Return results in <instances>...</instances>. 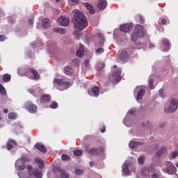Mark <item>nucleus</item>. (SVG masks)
<instances>
[{"label": "nucleus", "instance_id": "de8ad7c7", "mask_svg": "<svg viewBox=\"0 0 178 178\" xmlns=\"http://www.w3.org/2000/svg\"><path fill=\"white\" fill-rule=\"evenodd\" d=\"M138 17H139V19H140V23L141 24H144V18H143V15H138Z\"/></svg>", "mask_w": 178, "mask_h": 178}, {"label": "nucleus", "instance_id": "a18cd8bd", "mask_svg": "<svg viewBox=\"0 0 178 178\" xmlns=\"http://www.w3.org/2000/svg\"><path fill=\"white\" fill-rule=\"evenodd\" d=\"M74 173L76 175V176H80L83 173V170L80 169H75L74 170Z\"/></svg>", "mask_w": 178, "mask_h": 178}, {"label": "nucleus", "instance_id": "7c9ffc66", "mask_svg": "<svg viewBox=\"0 0 178 178\" xmlns=\"http://www.w3.org/2000/svg\"><path fill=\"white\" fill-rule=\"evenodd\" d=\"M64 73L67 76H70V74H73V70L70 67H65L64 68Z\"/></svg>", "mask_w": 178, "mask_h": 178}, {"label": "nucleus", "instance_id": "5fc2aeb1", "mask_svg": "<svg viewBox=\"0 0 178 178\" xmlns=\"http://www.w3.org/2000/svg\"><path fill=\"white\" fill-rule=\"evenodd\" d=\"M5 40V35H0V41H3Z\"/></svg>", "mask_w": 178, "mask_h": 178}, {"label": "nucleus", "instance_id": "1a4fd4ad", "mask_svg": "<svg viewBox=\"0 0 178 178\" xmlns=\"http://www.w3.org/2000/svg\"><path fill=\"white\" fill-rule=\"evenodd\" d=\"M120 29L123 33H128V31H130L133 29V23L122 24Z\"/></svg>", "mask_w": 178, "mask_h": 178}, {"label": "nucleus", "instance_id": "aec40b11", "mask_svg": "<svg viewBox=\"0 0 178 178\" xmlns=\"http://www.w3.org/2000/svg\"><path fill=\"white\" fill-rule=\"evenodd\" d=\"M162 44L164 47L163 49V52H168V51H169V47H170L169 40L166 39H163L162 40Z\"/></svg>", "mask_w": 178, "mask_h": 178}, {"label": "nucleus", "instance_id": "412c9836", "mask_svg": "<svg viewBox=\"0 0 178 178\" xmlns=\"http://www.w3.org/2000/svg\"><path fill=\"white\" fill-rule=\"evenodd\" d=\"M84 6L88 10H89V13H90V15H94V13H95V10H94V7H92V5L88 3H85Z\"/></svg>", "mask_w": 178, "mask_h": 178}, {"label": "nucleus", "instance_id": "052dcab7", "mask_svg": "<svg viewBox=\"0 0 178 178\" xmlns=\"http://www.w3.org/2000/svg\"><path fill=\"white\" fill-rule=\"evenodd\" d=\"M71 2H73V3H77V2H79V0H69Z\"/></svg>", "mask_w": 178, "mask_h": 178}, {"label": "nucleus", "instance_id": "72a5a7b5", "mask_svg": "<svg viewBox=\"0 0 178 178\" xmlns=\"http://www.w3.org/2000/svg\"><path fill=\"white\" fill-rule=\"evenodd\" d=\"M153 83H154V79L152 76H149L148 86L150 90H154V88H155V86H154V85L152 84Z\"/></svg>", "mask_w": 178, "mask_h": 178}, {"label": "nucleus", "instance_id": "c03bdc74", "mask_svg": "<svg viewBox=\"0 0 178 178\" xmlns=\"http://www.w3.org/2000/svg\"><path fill=\"white\" fill-rule=\"evenodd\" d=\"M29 92L33 94L34 97H38V95H40V94L37 93V90H34V89H29Z\"/></svg>", "mask_w": 178, "mask_h": 178}, {"label": "nucleus", "instance_id": "0e129e2a", "mask_svg": "<svg viewBox=\"0 0 178 178\" xmlns=\"http://www.w3.org/2000/svg\"><path fill=\"white\" fill-rule=\"evenodd\" d=\"M101 132L102 133H105V127H104V129L101 130Z\"/></svg>", "mask_w": 178, "mask_h": 178}, {"label": "nucleus", "instance_id": "5701e85b", "mask_svg": "<svg viewBox=\"0 0 178 178\" xmlns=\"http://www.w3.org/2000/svg\"><path fill=\"white\" fill-rule=\"evenodd\" d=\"M42 27L44 29H48L51 26V22L48 19H44L42 21Z\"/></svg>", "mask_w": 178, "mask_h": 178}, {"label": "nucleus", "instance_id": "69168bd1", "mask_svg": "<svg viewBox=\"0 0 178 178\" xmlns=\"http://www.w3.org/2000/svg\"><path fill=\"white\" fill-rule=\"evenodd\" d=\"M137 90H138V87H136V88H135V90H134V92H135V93L137 92Z\"/></svg>", "mask_w": 178, "mask_h": 178}, {"label": "nucleus", "instance_id": "e2e57ef3", "mask_svg": "<svg viewBox=\"0 0 178 178\" xmlns=\"http://www.w3.org/2000/svg\"><path fill=\"white\" fill-rule=\"evenodd\" d=\"M3 112L4 113H8V112H9V110H8V108H4Z\"/></svg>", "mask_w": 178, "mask_h": 178}, {"label": "nucleus", "instance_id": "2eb2a0df", "mask_svg": "<svg viewBox=\"0 0 178 178\" xmlns=\"http://www.w3.org/2000/svg\"><path fill=\"white\" fill-rule=\"evenodd\" d=\"M76 56L79 58H83L84 56V46L81 44H79V49L76 50Z\"/></svg>", "mask_w": 178, "mask_h": 178}, {"label": "nucleus", "instance_id": "c85d7f7f", "mask_svg": "<svg viewBox=\"0 0 178 178\" xmlns=\"http://www.w3.org/2000/svg\"><path fill=\"white\" fill-rule=\"evenodd\" d=\"M91 91L95 97H98V95L99 94V88L97 86H94L92 88Z\"/></svg>", "mask_w": 178, "mask_h": 178}, {"label": "nucleus", "instance_id": "09e8293b", "mask_svg": "<svg viewBox=\"0 0 178 178\" xmlns=\"http://www.w3.org/2000/svg\"><path fill=\"white\" fill-rule=\"evenodd\" d=\"M159 95L161 97V98H165V95H163V90L162 89L159 90Z\"/></svg>", "mask_w": 178, "mask_h": 178}, {"label": "nucleus", "instance_id": "a878e982", "mask_svg": "<svg viewBox=\"0 0 178 178\" xmlns=\"http://www.w3.org/2000/svg\"><path fill=\"white\" fill-rule=\"evenodd\" d=\"M129 148H136V147H138V145H141V143L137 142L136 140H131L129 143Z\"/></svg>", "mask_w": 178, "mask_h": 178}, {"label": "nucleus", "instance_id": "13d9d810", "mask_svg": "<svg viewBox=\"0 0 178 178\" xmlns=\"http://www.w3.org/2000/svg\"><path fill=\"white\" fill-rule=\"evenodd\" d=\"M31 45H32L33 48H35L37 43L35 42H32Z\"/></svg>", "mask_w": 178, "mask_h": 178}, {"label": "nucleus", "instance_id": "ddd939ff", "mask_svg": "<svg viewBox=\"0 0 178 178\" xmlns=\"http://www.w3.org/2000/svg\"><path fill=\"white\" fill-rule=\"evenodd\" d=\"M122 74V70H118L116 72L113 74V77L117 83H119L120 80H122V76L120 75Z\"/></svg>", "mask_w": 178, "mask_h": 178}, {"label": "nucleus", "instance_id": "bb28decb", "mask_svg": "<svg viewBox=\"0 0 178 178\" xmlns=\"http://www.w3.org/2000/svg\"><path fill=\"white\" fill-rule=\"evenodd\" d=\"M34 163H36L39 168H44V161H42L41 159H35Z\"/></svg>", "mask_w": 178, "mask_h": 178}, {"label": "nucleus", "instance_id": "864d4df0", "mask_svg": "<svg viewBox=\"0 0 178 178\" xmlns=\"http://www.w3.org/2000/svg\"><path fill=\"white\" fill-rule=\"evenodd\" d=\"M161 24L165 25V24H166V23H168V21H166V19H161Z\"/></svg>", "mask_w": 178, "mask_h": 178}, {"label": "nucleus", "instance_id": "f3484780", "mask_svg": "<svg viewBox=\"0 0 178 178\" xmlns=\"http://www.w3.org/2000/svg\"><path fill=\"white\" fill-rule=\"evenodd\" d=\"M97 8L100 10H104L105 8H106V0H99V3H97Z\"/></svg>", "mask_w": 178, "mask_h": 178}, {"label": "nucleus", "instance_id": "f03ea898", "mask_svg": "<svg viewBox=\"0 0 178 178\" xmlns=\"http://www.w3.org/2000/svg\"><path fill=\"white\" fill-rule=\"evenodd\" d=\"M145 35V31H144V27L143 26L138 24L135 26L134 30V33L131 35V40L133 42H136L137 41V38H141Z\"/></svg>", "mask_w": 178, "mask_h": 178}, {"label": "nucleus", "instance_id": "6e6d98bb", "mask_svg": "<svg viewBox=\"0 0 178 178\" xmlns=\"http://www.w3.org/2000/svg\"><path fill=\"white\" fill-rule=\"evenodd\" d=\"M29 24L30 26H33V19H29Z\"/></svg>", "mask_w": 178, "mask_h": 178}, {"label": "nucleus", "instance_id": "58836bf2", "mask_svg": "<svg viewBox=\"0 0 178 178\" xmlns=\"http://www.w3.org/2000/svg\"><path fill=\"white\" fill-rule=\"evenodd\" d=\"M80 65V60L79 59H74L72 62V66H79Z\"/></svg>", "mask_w": 178, "mask_h": 178}, {"label": "nucleus", "instance_id": "393cba45", "mask_svg": "<svg viewBox=\"0 0 178 178\" xmlns=\"http://www.w3.org/2000/svg\"><path fill=\"white\" fill-rule=\"evenodd\" d=\"M165 154H168V149L166 147H163L159 150L156 153L157 156H161V155H165Z\"/></svg>", "mask_w": 178, "mask_h": 178}, {"label": "nucleus", "instance_id": "39448f33", "mask_svg": "<svg viewBox=\"0 0 178 178\" xmlns=\"http://www.w3.org/2000/svg\"><path fill=\"white\" fill-rule=\"evenodd\" d=\"M53 83L57 84V86H58V90H60L61 91L69 88V86H70V83L69 81H66L63 79H55Z\"/></svg>", "mask_w": 178, "mask_h": 178}, {"label": "nucleus", "instance_id": "79ce46f5", "mask_svg": "<svg viewBox=\"0 0 178 178\" xmlns=\"http://www.w3.org/2000/svg\"><path fill=\"white\" fill-rule=\"evenodd\" d=\"M74 35L75 38H76V40H80V35H81L80 31L75 30L74 31Z\"/></svg>", "mask_w": 178, "mask_h": 178}, {"label": "nucleus", "instance_id": "ea45409f", "mask_svg": "<svg viewBox=\"0 0 178 178\" xmlns=\"http://www.w3.org/2000/svg\"><path fill=\"white\" fill-rule=\"evenodd\" d=\"M61 159L62 161H70V156L69 155H67V154H63L61 156Z\"/></svg>", "mask_w": 178, "mask_h": 178}, {"label": "nucleus", "instance_id": "c756f323", "mask_svg": "<svg viewBox=\"0 0 178 178\" xmlns=\"http://www.w3.org/2000/svg\"><path fill=\"white\" fill-rule=\"evenodd\" d=\"M10 79H12V76L9 74H5L3 75V80L5 83H9V81H10Z\"/></svg>", "mask_w": 178, "mask_h": 178}, {"label": "nucleus", "instance_id": "2f4dec72", "mask_svg": "<svg viewBox=\"0 0 178 178\" xmlns=\"http://www.w3.org/2000/svg\"><path fill=\"white\" fill-rule=\"evenodd\" d=\"M104 67H105V63H99L96 67V70L101 72Z\"/></svg>", "mask_w": 178, "mask_h": 178}, {"label": "nucleus", "instance_id": "37998d69", "mask_svg": "<svg viewBox=\"0 0 178 178\" xmlns=\"http://www.w3.org/2000/svg\"><path fill=\"white\" fill-rule=\"evenodd\" d=\"M51 109H56L58 108V103L56 102H52L50 105Z\"/></svg>", "mask_w": 178, "mask_h": 178}, {"label": "nucleus", "instance_id": "20e7f679", "mask_svg": "<svg viewBox=\"0 0 178 178\" xmlns=\"http://www.w3.org/2000/svg\"><path fill=\"white\" fill-rule=\"evenodd\" d=\"M178 102L177 99H171L169 106L164 108L165 113H173L177 111Z\"/></svg>", "mask_w": 178, "mask_h": 178}, {"label": "nucleus", "instance_id": "f257e3e1", "mask_svg": "<svg viewBox=\"0 0 178 178\" xmlns=\"http://www.w3.org/2000/svg\"><path fill=\"white\" fill-rule=\"evenodd\" d=\"M72 12L74 13L72 22L75 29L80 31L84 30V29L88 26L87 18H86L83 13L79 10H74Z\"/></svg>", "mask_w": 178, "mask_h": 178}, {"label": "nucleus", "instance_id": "9b49d317", "mask_svg": "<svg viewBox=\"0 0 178 178\" xmlns=\"http://www.w3.org/2000/svg\"><path fill=\"white\" fill-rule=\"evenodd\" d=\"M130 171H129V161H124L122 165V176H129Z\"/></svg>", "mask_w": 178, "mask_h": 178}, {"label": "nucleus", "instance_id": "7ed1b4c3", "mask_svg": "<svg viewBox=\"0 0 178 178\" xmlns=\"http://www.w3.org/2000/svg\"><path fill=\"white\" fill-rule=\"evenodd\" d=\"M165 168L163 169L164 173H167L168 175H176V172H177V168L176 166L173 165V163L170 161H166L165 163Z\"/></svg>", "mask_w": 178, "mask_h": 178}, {"label": "nucleus", "instance_id": "f704fd0d", "mask_svg": "<svg viewBox=\"0 0 178 178\" xmlns=\"http://www.w3.org/2000/svg\"><path fill=\"white\" fill-rule=\"evenodd\" d=\"M144 162H145V156L143 155L138 159V163L139 165H143Z\"/></svg>", "mask_w": 178, "mask_h": 178}, {"label": "nucleus", "instance_id": "8fccbe9b", "mask_svg": "<svg viewBox=\"0 0 178 178\" xmlns=\"http://www.w3.org/2000/svg\"><path fill=\"white\" fill-rule=\"evenodd\" d=\"M85 66L87 67L90 65V60L88 59L86 60L83 63Z\"/></svg>", "mask_w": 178, "mask_h": 178}, {"label": "nucleus", "instance_id": "6e6552de", "mask_svg": "<svg viewBox=\"0 0 178 178\" xmlns=\"http://www.w3.org/2000/svg\"><path fill=\"white\" fill-rule=\"evenodd\" d=\"M25 106L31 113H35L37 112V106L30 102L26 103Z\"/></svg>", "mask_w": 178, "mask_h": 178}, {"label": "nucleus", "instance_id": "680f3d73", "mask_svg": "<svg viewBox=\"0 0 178 178\" xmlns=\"http://www.w3.org/2000/svg\"><path fill=\"white\" fill-rule=\"evenodd\" d=\"M89 165H90V166H94V165H95V163L93 161H90Z\"/></svg>", "mask_w": 178, "mask_h": 178}, {"label": "nucleus", "instance_id": "4468645a", "mask_svg": "<svg viewBox=\"0 0 178 178\" xmlns=\"http://www.w3.org/2000/svg\"><path fill=\"white\" fill-rule=\"evenodd\" d=\"M30 73L33 76H29V79H31V80H38V79H40V75L38 74V72L36 70H34V69H31Z\"/></svg>", "mask_w": 178, "mask_h": 178}, {"label": "nucleus", "instance_id": "4c0bfd02", "mask_svg": "<svg viewBox=\"0 0 178 178\" xmlns=\"http://www.w3.org/2000/svg\"><path fill=\"white\" fill-rule=\"evenodd\" d=\"M0 94L1 95H6V90H5V88L3 87V85L0 83Z\"/></svg>", "mask_w": 178, "mask_h": 178}, {"label": "nucleus", "instance_id": "473e14b6", "mask_svg": "<svg viewBox=\"0 0 178 178\" xmlns=\"http://www.w3.org/2000/svg\"><path fill=\"white\" fill-rule=\"evenodd\" d=\"M17 161H20L21 163H26V162H30V159H29L26 156H22L20 159H19Z\"/></svg>", "mask_w": 178, "mask_h": 178}, {"label": "nucleus", "instance_id": "cd10ccee", "mask_svg": "<svg viewBox=\"0 0 178 178\" xmlns=\"http://www.w3.org/2000/svg\"><path fill=\"white\" fill-rule=\"evenodd\" d=\"M54 33H58V34H65L66 29L65 28H54L53 29Z\"/></svg>", "mask_w": 178, "mask_h": 178}, {"label": "nucleus", "instance_id": "4d7b16f0", "mask_svg": "<svg viewBox=\"0 0 178 178\" xmlns=\"http://www.w3.org/2000/svg\"><path fill=\"white\" fill-rule=\"evenodd\" d=\"M133 113H134V111H133V110H129V111H128V114H129V115H133Z\"/></svg>", "mask_w": 178, "mask_h": 178}, {"label": "nucleus", "instance_id": "3c124183", "mask_svg": "<svg viewBox=\"0 0 178 178\" xmlns=\"http://www.w3.org/2000/svg\"><path fill=\"white\" fill-rule=\"evenodd\" d=\"M97 37H99V38H101L102 40H104V35L101 33V32L97 33Z\"/></svg>", "mask_w": 178, "mask_h": 178}, {"label": "nucleus", "instance_id": "6ab92c4d", "mask_svg": "<svg viewBox=\"0 0 178 178\" xmlns=\"http://www.w3.org/2000/svg\"><path fill=\"white\" fill-rule=\"evenodd\" d=\"M12 144H13V145H17L16 140L10 139L7 143V149H8V151H10V149L13 148V145Z\"/></svg>", "mask_w": 178, "mask_h": 178}, {"label": "nucleus", "instance_id": "338daca9", "mask_svg": "<svg viewBox=\"0 0 178 178\" xmlns=\"http://www.w3.org/2000/svg\"><path fill=\"white\" fill-rule=\"evenodd\" d=\"M165 127V124H161V127Z\"/></svg>", "mask_w": 178, "mask_h": 178}, {"label": "nucleus", "instance_id": "0eeeda50", "mask_svg": "<svg viewBox=\"0 0 178 178\" xmlns=\"http://www.w3.org/2000/svg\"><path fill=\"white\" fill-rule=\"evenodd\" d=\"M57 22L60 26H63V27H66L70 24V20L69 18L63 16L58 17Z\"/></svg>", "mask_w": 178, "mask_h": 178}, {"label": "nucleus", "instance_id": "9d476101", "mask_svg": "<svg viewBox=\"0 0 178 178\" xmlns=\"http://www.w3.org/2000/svg\"><path fill=\"white\" fill-rule=\"evenodd\" d=\"M55 173H60L61 178H70L68 174L65 172V170L62 169L60 167H56Z\"/></svg>", "mask_w": 178, "mask_h": 178}, {"label": "nucleus", "instance_id": "c9c22d12", "mask_svg": "<svg viewBox=\"0 0 178 178\" xmlns=\"http://www.w3.org/2000/svg\"><path fill=\"white\" fill-rule=\"evenodd\" d=\"M74 156H80L83 154V150L81 149H75L73 151Z\"/></svg>", "mask_w": 178, "mask_h": 178}, {"label": "nucleus", "instance_id": "dca6fc26", "mask_svg": "<svg viewBox=\"0 0 178 178\" xmlns=\"http://www.w3.org/2000/svg\"><path fill=\"white\" fill-rule=\"evenodd\" d=\"M34 147L35 148H36V149H38V151H40V152H43L44 154L47 152V148L45 147V146H44V145L36 143L34 145Z\"/></svg>", "mask_w": 178, "mask_h": 178}, {"label": "nucleus", "instance_id": "a19ab883", "mask_svg": "<svg viewBox=\"0 0 178 178\" xmlns=\"http://www.w3.org/2000/svg\"><path fill=\"white\" fill-rule=\"evenodd\" d=\"M16 118H17V115H16V113H10L8 114V118L15 120V119H16Z\"/></svg>", "mask_w": 178, "mask_h": 178}, {"label": "nucleus", "instance_id": "a211bd4d", "mask_svg": "<svg viewBox=\"0 0 178 178\" xmlns=\"http://www.w3.org/2000/svg\"><path fill=\"white\" fill-rule=\"evenodd\" d=\"M51 101V95H42L40 97V102L45 104V102H49Z\"/></svg>", "mask_w": 178, "mask_h": 178}, {"label": "nucleus", "instance_id": "f8f14e48", "mask_svg": "<svg viewBox=\"0 0 178 178\" xmlns=\"http://www.w3.org/2000/svg\"><path fill=\"white\" fill-rule=\"evenodd\" d=\"M16 170H24L26 165L20 160H17L15 164Z\"/></svg>", "mask_w": 178, "mask_h": 178}, {"label": "nucleus", "instance_id": "b1692460", "mask_svg": "<svg viewBox=\"0 0 178 178\" xmlns=\"http://www.w3.org/2000/svg\"><path fill=\"white\" fill-rule=\"evenodd\" d=\"M145 94V90L144 89H140L138 91L137 96H136V101L139 99H143V95Z\"/></svg>", "mask_w": 178, "mask_h": 178}, {"label": "nucleus", "instance_id": "4be33fe9", "mask_svg": "<svg viewBox=\"0 0 178 178\" xmlns=\"http://www.w3.org/2000/svg\"><path fill=\"white\" fill-rule=\"evenodd\" d=\"M119 58L121 60H127L128 59L129 56L127 55V51H122L119 56Z\"/></svg>", "mask_w": 178, "mask_h": 178}, {"label": "nucleus", "instance_id": "e433bc0d", "mask_svg": "<svg viewBox=\"0 0 178 178\" xmlns=\"http://www.w3.org/2000/svg\"><path fill=\"white\" fill-rule=\"evenodd\" d=\"M170 156L172 158V159H175V158H177L178 156V150H175L172 152L170 154Z\"/></svg>", "mask_w": 178, "mask_h": 178}, {"label": "nucleus", "instance_id": "423d86ee", "mask_svg": "<svg viewBox=\"0 0 178 178\" xmlns=\"http://www.w3.org/2000/svg\"><path fill=\"white\" fill-rule=\"evenodd\" d=\"M86 149L89 155H101V154L105 152V147H99V149L94 147L90 149L86 147Z\"/></svg>", "mask_w": 178, "mask_h": 178}, {"label": "nucleus", "instance_id": "774afa93", "mask_svg": "<svg viewBox=\"0 0 178 178\" xmlns=\"http://www.w3.org/2000/svg\"><path fill=\"white\" fill-rule=\"evenodd\" d=\"M113 67L117 68V67H118V65H115L113 66Z\"/></svg>", "mask_w": 178, "mask_h": 178}, {"label": "nucleus", "instance_id": "49530a36", "mask_svg": "<svg viewBox=\"0 0 178 178\" xmlns=\"http://www.w3.org/2000/svg\"><path fill=\"white\" fill-rule=\"evenodd\" d=\"M96 54H104V49L99 48L96 50Z\"/></svg>", "mask_w": 178, "mask_h": 178}, {"label": "nucleus", "instance_id": "603ef678", "mask_svg": "<svg viewBox=\"0 0 178 178\" xmlns=\"http://www.w3.org/2000/svg\"><path fill=\"white\" fill-rule=\"evenodd\" d=\"M152 178H159V175L157 173H154L152 175Z\"/></svg>", "mask_w": 178, "mask_h": 178}, {"label": "nucleus", "instance_id": "bf43d9fd", "mask_svg": "<svg viewBox=\"0 0 178 178\" xmlns=\"http://www.w3.org/2000/svg\"><path fill=\"white\" fill-rule=\"evenodd\" d=\"M149 48H155V44H152V43H150L149 44Z\"/></svg>", "mask_w": 178, "mask_h": 178}]
</instances>
